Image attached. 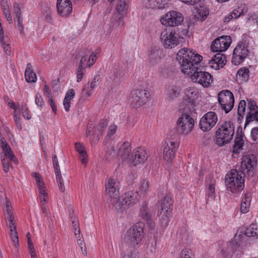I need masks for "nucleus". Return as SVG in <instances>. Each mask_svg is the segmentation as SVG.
<instances>
[{
    "mask_svg": "<svg viewBox=\"0 0 258 258\" xmlns=\"http://www.w3.org/2000/svg\"><path fill=\"white\" fill-rule=\"evenodd\" d=\"M202 59V55L195 53L192 50L187 48L180 49L176 55V59L180 64L182 72L184 74L191 73L193 72L192 69H195L194 67L200 66Z\"/></svg>",
    "mask_w": 258,
    "mask_h": 258,
    "instance_id": "obj_1",
    "label": "nucleus"
},
{
    "mask_svg": "<svg viewBox=\"0 0 258 258\" xmlns=\"http://www.w3.org/2000/svg\"><path fill=\"white\" fill-rule=\"evenodd\" d=\"M143 224L141 223L132 226L122 238L121 248L135 249L143 237Z\"/></svg>",
    "mask_w": 258,
    "mask_h": 258,
    "instance_id": "obj_2",
    "label": "nucleus"
},
{
    "mask_svg": "<svg viewBox=\"0 0 258 258\" xmlns=\"http://www.w3.org/2000/svg\"><path fill=\"white\" fill-rule=\"evenodd\" d=\"M235 134V125L230 120L224 121L215 133V141L219 146H223L230 143Z\"/></svg>",
    "mask_w": 258,
    "mask_h": 258,
    "instance_id": "obj_3",
    "label": "nucleus"
},
{
    "mask_svg": "<svg viewBox=\"0 0 258 258\" xmlns=\"http://www.w3.org/2000/svg\"><path fill=\"white\" fill-rule=\"evenodd\" d=\"M244 171L233 169L227 173L225 185L228 190L233 193L242 190L244 187Z\"/></svg>",
    "mask_w": 258,
    "mask_h": 258,
    "instance_id": "obj_4",
    "label": "nucleus"
},
{
    "mask_svg": "<svg viewBox=\"0 0 258 258\" xmlns=\"http://www.w3.org/2000/svg\"><path fill=\"white\" fill-rule=\"evenodd\" d=\"M140 196L137 191L131 190L125 192L118 200L114 199L116 202L114 208L119 212H122L128 207L136 204L139 200Z\"/></svg>",
    "mask_w": 258,
    "mask_h": 258,
    "instance_id": "obj_5",
    "label": "nucleus"
},
{
    "mask_svg": "<svg viewBox=\"0 0 258 258\" xmlns=\"http://www.w3.org/2000/svg\"><path fill=\"white\" fill-rule=\"evenodd\" d=\"M186 108H183V112L181 113L176 122V126L178 132L183 135H188L192 130L194 125V119L191 117L190 111Z\"/></svg>",
    "mask_w": 258,
    "mask_h": 258,
    "instance_id": "obj_6",
    "label": "nucleus"
},
{
    "mask_svg": "<svg viewBox=\"0 0 258 258\" xmlns=\"http://www.w3.org/2000/svg\"><path fill=\"white\" fill-rule=\"evenodd\" d=\"M193 69V72L190 74H187L190 76L191 80L195 83L201 84L204 87H208L212 83L211 75L208 72L202 71L199 68V66L195 67Z\"/></svg>",
    "mask_w": 258,
    "mask_h": 258,
    "instance_id": "obj_7",
    "label": "nucleus"
},
{
    "mask_svg": "<svg viewBox=\"0 0 258 258\" xmlns=\"http://www.w3.org/2000/svg\"><path fill=\"white\" fill-rule=\"evenodd\" d=\"M218 100L221 108L226 113L230 112L234 104V97L232 93L228 90L221 91L218 94Z\"/></svg>",
    "mask_w": 258,
    "mask_h": 258,
    "instance_id": "obj_8",
    "label": "nucleus"
},
{
    "mask_svg": "<svg viewBox=\"0 0 258 258\" xmlns=\"http://www.w3.org/2000/svg\"><path fill=\"white\" fill-rule=\"evenodd\" d=\"M183 21L182 15L179 12L174 11L168 12L160 18L162 24L169 27L180 25Z\"/></svg>",
    "mask_w": 258,
    "mask_h": 258,
    "instance_id": "obj_9",
    "label": "nucleus"
},
{
    "mask_svg": "<svg viewBox=\"0 0 258 258\" xmlns=\"http://www.w3.org/2000/svg\"><path fill=\"white\" fill-rule=\"evenodd\" d=\"M105 187L106 192L110 198V202L114 207L116 202L113 200L119 199L120 182L117 179L109 178L106 181Z\"/></svg>",
    "mask_w": 258,
    "mask_h": 258,
    "instance_id": "obj_10",
    "label": "nucleus"
},
{
    "mask_svg": "<svg viewBox=\"0 0 258 258\" xmlns=\"http://www.w3.org/2000/svg\"><path fill=\"white\" fill-rule=\"evenodd\" d=\"M179 36L174 31L165 30L160 36V39L165 48H172L179 42Z\"/></svg>",
    "mask_w": 258,
    "mask_h": 258,
    "instance_id": "obj_11",
    "label": "nucleus"
},
{
    "mask_svg": "<svg viewBox=\"0 0 258 258\" xmlns=\"http://www.w3.org/2000/svg\"><path fill=\"white\" fill-rule=\"evenodd\" d=\"M249 50L247 44L243 42H239L233 50L232 63L234 65H238L242 63L248 55Z\"/></svg>",
    "mask_w": 258,
    "mask_h": 258,
    "instance_id": "obj_12",
    "label": "nucleus"
},
{
    "mask_svg": "<svg viewBox=\"0 0 258 258\" xmlns=\"http://www.w3.org/2000/svg\"><path fill=\"white\" fill-rule=\"evenodd\" d=\"M257 166V159L253 154L246 155L243 158L241 162V170L244 171V174H247L248 176H252L254 174L253 170Z\"/></svg>",
    "mask_w": 258,
    "mask_h": 258,
    "instance_id": "obj_13",
    "label": "nucleus"
},
{
    "mask_svg": "<svg viewBox=\"0 0 258 258\" xmlns=\"http://www.w3.org/2000/svg\"><path fill=\"white\" fill-rule=\"evenodd\" d=\"M218 121V116L215 112L206 113L200 121V127L204 132H208L213 128Z\"/></svg>",
    "mask_w": 258,
    "mask_h": 258,
    "instance_id": "obj_14",
    "label": "nucleus"
},
{
    "mask_svg": "<svg viewBox=\"0 0 258 258\" xmlns=\"http://www.w3.org/2000/svg\"><path fill=\"white\" fill-rule=\"evenodd\" d=\"M149 94L146 90L137 89L134 91L131 97V104L133 107H139L147 101Z\"/></svg>",
    "mask_w": 258,
    "mask_h": 258,
    "instance_id": "obj_15",
    "label": "nucleus"
},
{
    "mask_svg": "<svg viewBox=\"0 0 258 258\" xmlns=\"http://www.w3.org/2000/svg\"><path fill=\"white\" fill-rule=\"evenodd\" d=\"M231 43L229 36H222L217 38L212 43L211 49L213 52H222L226 50Z\"/></svg>",
    "mask_w": 258,
    "mask_h": 258,
    "instance_id": "obj_16",
    "label": "nucleus"
},
{
    "mask_svg": "<svg viewBox=\"0 0 258 258\" xmlns=\"http://www.w3.org/2000/svg\"><path fill=\"white\" fill-rule=\"evenodd\" d=\"M197 98V92L194 89L188 88L185 91V95L183 97V103L185 105V108L189 110L190 112L194 111L195 103Z\"/></svg>",
    "mask_w": 258,
    "mask_h": 258,
    "instance_id": "obj_17",
    "label": "nucleus"
},
{
    "mask_svg": "<svg viewBox=\"0 0 258 258\" xmlns=\"http://www.w3.org/2000/svg\"><path fill=\"white\" fill-rule=\"evenodd\" d=\"M177 142L169 140L163 150V158L167 162L171 161L174 158L175 152L178 147Z\"/></svg>",
    "mask_w": 258,
    "mask_h": 258,
    "instance_id": "obj_18",
    "label": "nucleus"
},
{
    "mask_svg": "<svg viewBox=\"0 0 258 258\" xmlns=\"http://www.w3.org/2000/svg\"><path fill=\"white\" fill-rule=\"evenodd\" d=\"M148 156L146 151L141 148L134 149L130 157V161L135 166L140 163H143Z\"/></svg>",
    "mask_w": 258,
    "mask_h": 258,
    "instance_id": "obj_19",
    "label": "nucleus"
},
{
    "mask_svg": "<svg viewBox=\"0 0 258 258\" xmlns=\"http://www.w3.org/2000/svg\"><path fill=\"white\" fill-rule=\"evenodd\" d=\"M56 7L59 15L62 17L68 16L72 11V5L70 0H57Z\"/></svg>",
    "mask_w": 258,
    "mask_h": 258,
    "instance_id": "obj_20",
    "label": "nucleus"
},
{
    "mask_svg": "<svg viewBox=\"0 0 258 258\" xmlns=\"http://www.w3.org/2000/svg\"><path fill=\"white\" fill-rule=\"evenodd\" d=\"M226 56L221 53H217L209 60V63L211 68L219 70L225 64L226 62Z\"/></svg>",
    "mask_w": 258,
    "mask_h": 258,
    "instance_id": "obj_21",
    "label": "nucleus"
},
{
    "mask_svg": "<svg viewBox=\"0 0 258 258\" xmlns=\"http://www.w3.org/2000/svg\"><path fill=\"white\" fill-rule=\"evenodd\" d=\"M14 13L15 14L14 20L17 23V27L22 33L23 31V18L22 15L21 7L19 3L14 4Z\"/></svg>",
    "mask_w": 258,
    "mask_h": 258,
    "instance_id": "obj_22",
    "label": "nucleus"
},
{
    "mask_svg": "<svg viewBox=\"0 0 258 258\" xmlns=\"http://www.w3.org/2000/svg\"><path fill=\"white\" fill-rule=\"evenodd\" d=\"M162 55V51L158 48L152 49L149 54V63L151 66H156L160 60Z\"/></svg>",
    "mask_w": 258,
    "mask_h": 258,
    "instance_id": "obj_23",
    "label": "nucleus"
},
{
    "mask_svg": "<svg viewBox=\"0 0 258 258\" xmlns=\"http://www.w3.org/2000/svg\"><path fill=\"white\" fill-rule=\"evenodd\" d=\"M239 130L240 128L239 127L236 133V137L234 140V144L233 147V152L234 153H237L239 149H242L244 144V135L242 132L241 128H240V131Z\"/></svg>",
    "mask_w": 258,
    "mask_h": 258,
    "instance_id": "obj_24",
    "label": "nucleus"
},
{
    "mask_svg": "<svg viewBox=\"0 0 258 258\" xmlns=\"http://www.w3.org/2000/svg\"><path fill=\"white\" fill-rule=\"evenodd\" d=\"M26 81L28 83L35 82L37 80L36 74L32 70V65L30 63L27 64L25 73Z\"/></svg>",
    "mask_w": 258,
    "mask_h": 258,
    "instance_id": "obj_25",
    "label": "nucleus"
},
{
    "mask_svg": "<svg viewBox=\"0 0 258 258\" xmlns=\"http://www.w3.org/2000/svg\"><path fill=\"white\" fill-rule=\"evenodd\" d=\"M172 201L171 198L169 195H166L163 200H161V211H172Z\"/></svg>",
    "mask_w": 258,
    "mask_h": 258,
    "instance_id": "obj_26",
    "label": "nucleus"
},
{
    "mask_svg": "<svg viewBox=\"0 0 258 258\" xmlns=\"http://www.w3.org/2000/svg\"><path fill=\"white\" fill-rule=\"evenodd\" d=\"M131 151V144L128 142H124L119 149V155L123 159L130 158Z\"/></svg>",
    "mask_w": 258,
    "mask_h": 258,
    "instance_id": "obj_27",
    "label": "nucleus"
},
{
    "mask_svg": "<svg viewBox=\"0 0 258 258\" xmlns=\"http://www.w3.org/2000/svg\"><path fill=\"white\" fill-rule=\"evenodd\" d=\"M129 0H118L116 9L120 15L126 14L128 7Z\"/></svg>",
    "mask_w": 258,
    "mask_h": 258,
    "instance_id": "obj_28",
    "label": "nucleus"
},
{
    "mask_svg": "<svg viewBox=\"0 0 258 258\" xmlns=\"http://www.w3.org/2000/svg\"><path fill=\"white\" fill-rule=\"evenodd\" d=\"M171 214V212L160 210L159 216L160 222L162 227H165L168 225Z\"/></svg>",
    "mask_w": 258,
    "mask_h": 258,
    "instance_id": "obj_29",
    "label": "nucleus"
},
{
    "mask_svg": "<svg viewBox=\"0 0 258 258\" xmlns=\"http://www.w3.org/2000/svg\"><path fill=\"white\" fill-rule=\"evenodd\" d=\"M121 248L122 258H139L138 253L135 249Z\"/></svg>",
    "mask_w": 258,
    "mask_h": 258,
    "instance_id": "obj_30",
    "label": "nucleus"
},
{
    "mask_svg": "<svg viewBox=\"0 0 258 258\" xmlns=\"http://www.w3.org/2000/svg\"><path fill=\"white\" fill-rule=\"evenodd\" d=\"M249 70L248 68L243 67L240 68L237 72L236 78L243 81L247 82L249 80Z\"/></svg>",
    "mask_w": 258,
    "mask_h": 258,
    "instance_id": "obj_31",
    "label": "nucleus"
},
{
    "mask_svg": "<svg viewBox=\"0 0 258 258\" xmlns=\"http://www.w3.org/2000/svg\"><path fill=\"white\" fill-rule=\"evenodd\" d=\"M10 228V236L11 239L15 247H17L19 245V239L16 231V226L15 223L14 224H8V225Z\"/></svg>",
    "mask_w": 258,
    "mask_h": 258,
    "instance_id": "obj_32",
    "label": "nucleus"
},
{
    "mask_svg": "<svg viewBox=\"0 0 258 258\" xmlns=\"http://www.w3.org/2000/svg\"><path fill=\"white\" fill-rule=\"evenodd\" d=\"M246 12V10L243 8L238 7L237 9H234L233 12L229 15V17L225 18V22L229 21V19H236L241 15H243Z\"/></svg>",
    "mask_w": 258,
    "mask_h": 258,
    "instance_id": "obj_33",
    "label": "nucleus"
},
{
    "mask_svg": "<svg viewBox=\"0 0 258 258\" xmlns=\"http://www.w3.org/2000/svg\"><path fill=\"white\" fill-rule=\"evenodd\" d=\"M246 108V102L244 100H241L238 104L237 114L238 117L237 118L238 121L240 122V121L243 118L245 115Z\"/></svg>",
    "mask_w": 258,
    "mask_h": 258,
    "instance_id": "obj_34",
    "label": "nucleus"
},
{
    "mask_svg": "<svg viewBox=\"0 0 258 258\" xmlns=\"http://www.w3.org/2000/svg\"><path fill=\"white\" fill-rule=\"evenodd\" d=\"M140 215L144 220L147 221V223L150 222L151 214L148 212L147 205L146 203H143L140 210Z\"/></svg>",
    "mask_w": 258,
    "mask_h": 258,
    "instance_id": "obj_35",
    "label": "nucleus"
},
{
    "mask_svg": "<svg viewBox=\"0 0 258 258\" xmlns=\"http://www.w3.org/2000/svg\"><path fill=\"white\" fill-rule=\"evenodd\" d=\"M180 94V89L177 87H172L168 91L167 99L172 101L178 97Z\"/></svg>",
    "mask_w": 258,
    "mask_h": 258,
    "instance_id": "obj_36",
    "label": "nucleus"
},
{
    "mask_svg": "<svg viewBox=\"0 0 258 258\" xmlns=\"http://www.w3.org/2000/svg\"><path fill=\"white\" fill-rule=\"evenodd\" d=\"M245 235L247 237L258 236V229L257 225L254 224H250L245 231Z\"/></svg>",
    "mask_w": 258,
    "mask_h": 258,
    "instance_id": "obj_37",
    "label": "nucleus"
},
{
    "mask_svg": "<svg viewBox=\"0 0 258 258\" xmlns=\"http://www.w3.org/2000/svg\"><path fill=\"white\" fill-rule=\"evenodd\" d=\"M215 186L214 181H212L208 187V190L207 191V195L208 198L207 199V202L208 203L209 201H212L214 200L215 198Z\"/></svg>",
    "mask_w": 258,
    "mask_h": 258,
    "instance_id": "obj_38",
    "label": "nucleus"
},
{
    "mask_svg": "<svg viewBox=\"0 0 258 258\" xmlns=\"http://www.w3.org/2000/svg\"><path fill=\"white\" fill-rule=\"evenodd\" d=\"M38 189L39 191V198L40 199L41 203L42 202L47 203L48 200L47 193L45 191V185H41L38 186Z\"/></svg>",
    "mask_w": 258,
    "mask_h": 258,
    "instance_id": "obj_39",
    "label": "nucleus"
},
{
    "mask_svg": "<svg viewBox=\"0 0 258 258\" xmlns=\"http://www.w3.org/2000/svg\"><path fill=\"white\" fill-rule=\"evenodd\" d=\"M253 120L258 121V111L248 112L246 117L244 128L249 122Z\"/></svg>",
    "mask_w": 258,
    "mask_h": 258,
    "instance_id": "obj_40",
    "label": "nucleus"
},
{
    "mask_svg": "<svg viewBox=\"0 0 258 258\" xmlns=\"http://www.w3.org/2000/svg\"><path fill=\"white\" fill-rule=\"evenodd\" d=\"M4 211L6 213V217H7L8 219V225L15 224V221L13 212H12L11 210V208H5Z\"/></svg>",
    "mask_w": 258,
    "mask_h": 258,
    "instance_id": "obj_41",
    "label": "nucleus"
},
{
    "mask_svg": "<svg viewBox=\"0 0 258 258\" xmlns=\"http://www.w3.org/2000/svg\"><path fill=\"white\" fill-rule=\"evenodd\" d=\"M9 40L8 37H6L5 38H4L2 40H0L1 45L4 49L5 53L7 55L11 54V49L10 47V44L8 43Z\"/></svg>",
    "mask_w": 258,
    "mask_h": 258,
    "instance_id": "obj_42",
    "label": "nucleus"
},
{
    "mask_svg": "<svg viewBox=\"0 0 258 258\" xmlns=\"http://www.w3.org/2000/svg\"><path fill=\"white\" fill-rule=\"evenodd\" d=\"M178 258H193L192 251L189 248L183 249L181 251Z\"/></svg>",
    "mask_w": 258,
    "mask_h": 258,
    "instance_id": "obj_43",
    "label": "nucleus"
},
{
    "mask_svg": "<svg viewBox=\"0 0 258 258\" xmlns=\"http://www.w3.org/2000/svg\"><path fill=\"white\" fill-rule=\"evenodd\" d=\"M56 181L58 184V186L59 189V190L61 191L62 192H64L65 190V188L64 186V183H63V180L62 178L61 174H56Z\"/></svg>",
    "mask_w": 258,
    "mask_h": 258,
    "instance_id": "obj_44",
    "label": "nucleus"
},
{
    "mask_svg": "<svg viewBox=\"0 0 258 258\" xmlns=\"http://www.w3.org/2000/svg\"><path fill=\"white\" fill-rule=\"evenodd\" d=\"M52 162L55 175L60 174L61 172L59 168L58 161L56 155H53L52 156Z\"/></svg>",
    "mask_w": 258,
    "mask_h": 258,
    "instance_id": "obj_45",
    "label": "nucleus"
},
{
    "mask_svg": "<svg viewBox=\"0 0 258 258\" xmlns=\"http://www.w3.org/2000/svg\"><path fill=\"white\" fill-rule=\"evenodd\" d=\"M22 111L23 117L27 119H29L31 118L30 114V111L28 110V108L27 107L26 104L23 103L22 104Z\"/></svg>",
    "mask_w": 258,
    "mask_h": 258,
    "instance_id": "obj_46",
    "label": "nucleus"
},
{
    "mask_svg": "<svg viewBox=\"0 0 258 258\" xmlns=\"http://www.w3.org/2000/svg\"><path fill=\"white\" fill-rule=\"evenodd\" d=\"M149 182L147 180H143L140 185V189L141 192H146L149 190Z\"/></svg>",
    "mask_w": 258,
    "mask_h": 258,
    "instance_id": "obj_47",
    "label": "nucleus"
},
{
    "mask_svg": "<svg viewBox=\"0 0 258 258\" xmlns=\"http://www.w3.org/2000/svg\"><path fill=\"white\" fill-rule=\"evenodd\" d=\"M249 203L247 200L243 199L241 202L240 210L242 213H245L248 211Z\"/></svg>",
    "mask_w": 258,
    "mask_h": 258,
    "instance_id": "obj_48",
    "label": "nucleus"
},
{
    "mask_svg": "<svg viewBox=\"0 0 258 258\" xmlns=\"http://www.w3.org/2000/svg\"><path fill=\"white\" fill-rule=\"evenodd\" d=\"M82 92L88 96H90L92 94L93 90L90 88L89 83H87L84 85L82 89Z\"/></svg>",
    "mask_w": 258,
    "mask_h": 258,
    "instance_id": "obj_49",
    "label": "nucleus"
},
{
    "mask_svg": "<svg viewBox=\"0 0 258 258\" xmlns=\"http://www.w3.org/2000/svg\"><path fill=\"white\" fill-rule=\"evenodd\" d=\"M103 132V129H101L100 127H98V126H96L94 128V132L93 134L94 138L97 141H98Z\"/></svg>",
    "mask_w": 258,
    "mask_h": 258,
    "instance_id": "obj_50",
    "label": "nucleus"
},
{
    "mask_svg": "<svg viewBox=\"0 0 258 258\" xmlns=\"http://www.w3.org/2000/svg\"><path fill=\"white\" fill-rule=\"evenodd\" d=\"M248 112H256L258 111V107L256 105V103L253 100H250L248 102Z\"/></svg>",
    "mask_w": 258,
    "mask_h": 258,
    "instance_id": "obj_51",
    "label": "nucleus"
},
{
    "mask_svg": "<svg viewBox=\"0 0 258 258\" xmlns=\"http://www.w3.org/2000/svg\"><path fill=\"white\" fill-rule=\"evenodd\" d=\"M100 79V76L99 75H95L94 76L93 80L90 84V88L92 90H93L99 84Z\"/></svg>",
    "mask_w": 258,
    "mask_h": 258,
    "instance_id": "obj_52",
    "label": "nucleus"
},
{
    "mask_svg": "<svg viewBox=\"0 0 258 258\" xmlns=\"http://www.w3.org/2000/svg\"><path fill=\"white\" fill-rule=\"evenodd\" d=\"M32 176L35 178L38 187L44 184L39 173L34 172L32 173Z\"/></svg>",
    "mask_w": 258,
    "mask_h": 258,
    "instance_id": "obj_53",
    "label": "nucleus"
},
{
    "mask_svg": "<svg viewBox=\"0 0 258 258\" xmlns=\"http://www.w3.org/2000/svg\"><path fill=\"white\" fill-rule=\"evenodd\" d=\"M35 104L37 106H40V107H42L44 104V102L43 100L41 95L38 93H37L35 95Z\"/></svg>",
    "mask_w": 258,
    "mask_h": 258,
    "instance_id": "obj_54",
    "label": "nucleus"
},
{
    "mask_svg": "<svg viewBox=\"0 0 258 258\" xmlns=\"http://www.w3.org/2000/svg\"><path fill=\"white\" fill-rule=\"evenodd\" d=\"M88 53H86L84 56H83L80 60L79 67L80 68L85 69L87 67H88V65H86L85 63L87 59V56Z\"/></svg>",
    "mask_w": 258,
    "mask_h": 258,
    "instance_id": "obj_55",
    "label": "nucleus"
},
{
    "mask_svg": "<svg viewBox=\"0 0 258 258\" xmlns=\"http://www.w3.org/2000/svg\"><path fill=\"white\" fill-rule=\"evenodd\" d=\"M251 137L254 142L258 140V127H255L251 130Z\"/></svg>",
    "mask_w": 258,
    "mask_h": 258,
    "instance_id": "obj_56",
    "label": "nucleus"
},
{
    "mask_svg": "<svg viewBox=\"0 0 258 258\" xmlns=\"http://www.w3.org/2000/svg\"><path fill=\"white\" fill-rule=\"evenodd\" d=\"M85 69L80 68L78 67L77 73V81L78 82H80L83 78L84 76V70Z\"/></svg>",
    "mask_w": 258,
    "mask_h": 258,
    "instance_id": "obj_57",
    "label": "nucleus"
},
{
    "mask_svg": "<svg viewBox=\"0 0 258 258\" xmlns=\"http://www.w3.org/2000/svg\"><path fill=\"white\" fill-rule=\"evenodd\" d=\"M75 94V91L73 89H69L66 94L64 99H66V100L68 99L71 101V99L74 98Z\"/></svg>",
    "mask_w": 258,
    "mask_h": 258,
    "instance_id": "obj_58",
    "label": "nucleus"
},
{
    "mask_svg": "<svg viewBox=\"0 0 258 258\" xmlns=\"http://www.w3.org/2000/svg\"><path fill=\"white\" fill-rule=\"evenodd\" d=\"M3 169L5 172H8L9 170V160L5 158L2 159Z\"/></svg>",
    "mask_w": 258,
    "mask_h": 258,
    "instance_id": "obj_59",
    "label": "nucleus"
},
{
    "mask_svg": "<svg viewBox=\"0 0 258 258\" xmlns=\"http://www.w3.org/2000/svg\"><path fill=\"white\" fill-rule=\"evenodd\" d=\"M117 128V126L116 125L113 124L111 125L109 127V131L107 134V136L109 137V138H110L111 136L114 135Z\"/></svg>",
    "mask_w": 258,
    "mask_h": 258,
    "instance_id": "obj_60",
    "label": "nucleus"
},
{
    "mask_svg": "<svg viewBox=\"0 0 258 258\" xmlns=\"http://www.w3.org/2000/svg\"><path fill=\"white\" fill-rule=\"evenodd\" d=\"M80 159L81 160L82 164H86L88 161L87 160V154L86 151H85L84 152H81V153H80Z\"/></svg>",
    "mask_w": 258,
    "mask_h": 258,
    "instance_id": "obj_61",
    "label": "nucleus"
},
{
    "mask_svg": "<svg viewBox=\"0 0 258 258\" xmlns=\"http://www.w3.org/2000/svg\"><path fill=\"white\" fill-rule=\"evenodd\" d=\"M70 216L72 221L73 229L80 228L78 219L76 217H74L71 214Z\"/></svg>",
    "mask_w": 258,
    "mask_h": 258,
    "instance_id": "obj_62",
    "label": "nucleus"
},
{
    "mask_svg": "<svg viewBox=\"0 0 258 258\" xmlns=\"http://www.w3.org/2000/svg\"><path fill=\"white\" fill-rule=\"evenodd\" d=\"M18 114H16L15 116H14V117L17 127H19L20 130H21L22 126L20 121V111H18Z\"/></svg>",
    "mask_w": 258,
    "mask_h": 258,
    "instance_id": "obj_63",
    "label": "nucleus"
},
{
    "mask_svg": "<svg viewBox=\"0 0 258 258\" xmlns=\"http://www.w3.org/2000/svg\"><path fill=\"white\" fill-rule=\"evenodd\" d=\"M231 244L232 246H236L237 247L240 246V236H235L233 239L231 241Z\"/></svg>",
    "mask_w": 258,
    "mask_h": 258,
    "instance_id": "obj_64",
    "label": "nucleus"
}]
</instances>
